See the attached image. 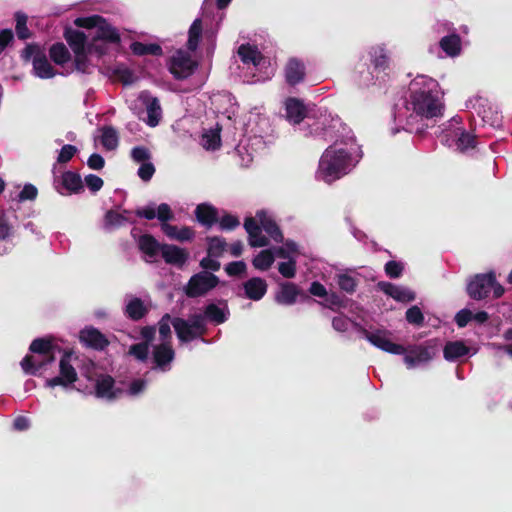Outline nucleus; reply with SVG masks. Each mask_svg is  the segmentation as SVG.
<instances>
[{
  "instance_id": "nucleus-1",
  "label": "nucleus",
  "mask_w": 512,
  "mask_h": 512,
  "mask_svg": "<svg viewBox=\"0 0 512 512\" xmlns=\"http://www.w3.org/2000/svg\"><path fill=\"white\" fill-rule=\"evenodd\" d=\"M439 84L430 78L422 77L415 80L410 87L408 109L413 113L407 120V125H412L414 119H433L443 116L444 103L441 100Z\"/></svg>"
},
{
  "instance_id": "nucleus-2",
  "label": "nucleus",
  "mask_w": 512,
  "mask_h": 512,
  "mask_svg": "<svg viewBox=\"0 0 512 512\" xmlns=\"http://www.w3.org/2000/svg\"><path fill=\"white\" fill-rule=\"evenodd\" d=\"M360 157L355 149H348L334 143L322 153L317 174L326 183H332L350 173Z\"/></svg>"
},
{
  "instance_id": "nucleus-3",
  "label": "nucleus",
  "mask_w": 512,
  "mask_h": 512,
  "mask_svg": "<svg viewBox=\"0 0 512 512\" xmlns=\"http://www.w3.org/2000/svg\"><path fill=\"white\" fill-rule=\"evenodd\" d=\"M220 283L219 277L208 271H200L190 277L184 287V293L188 298L205 296Z\"/></svg>"
},
{
  "instance_id": "nucleus-4",
  "label": "nucleus",
  "mask_w": 512,
  "mask_h": 512,
  "mask_svg": "<svg viewBox=\"0 0 512 512\" xmlns=\"http://www.w3.org/2000/svg\"><path fill=\"white\" fill-rule=\"evenodd\" d=\"M441 141L448 147H454L459 152H466L476 147V137L462 127L446 129Z\"/></svg>"
},
{
  "instance_id": "nucleus-5",
  "label": "nucleus",
  "mask_w": 512,
  "mask_h": 512,
  "mask_svg": "<svg viewBox=\"0 0 512 512\" xmlns=\"http://www.w3.org/2000/svg\"><path fill=\"white\" fill-rule=\"evenodd\" d=\"M495 282V273L490 271L488 273H479L474 275L467 283L466 292L473 300L486 299Z\"/></svg>"
},
{
  "instance_id": "nucleus-6",
  "label": "nucleus",
  "mask_w": 512,
  "mask_h": 512,
  "mask_svg": "<svg viewBox=\"0 0 512 512\" xmlns=\"http://www.w3.org/2000/svg\"><path fill=\"white\" fill-rule=\"evenodd\" d=\"M197 67L192 57L183 50H177L169 60V71L177 80L190 77Z\"/></svg>"
},
{
  "instance_id": "nucleus-7",
  "label": "nucleus",
  "mask_w": 512,
  "mask_h": 512,
  "mask_svg": "<svg viewBox=\"0 0 512 512\" xmlns=\"http://www.w3.org/2000/svg\"><path fill=\"white\" fill-rule=\"evenodd\" d=\"M361 330L367 341L387 353L402 355L406 352V348L404 346L394 343L388 338L389 332L386 330H376L375 332H370L365 328H362Z\"/></svg>"
},
{
  "instance_id": "nucleus-8",
  "label": "nucleus",
  "mask_w": 512,
  "mask_h": 512,
  "mask_svg": "<svg viewBox=\"0 0 512 512\" xmlns=\"http://www.w3.org/2000/svg\"><path fill=\"white\" fill-rule=\"evenodd\" d=\"M369 62L375 73L384 79L391 71L392 60L390 52L384 45H374L368 50Z\"/></svg>"
},
{
  "instance_id": "nucleus-9",
  "label": "nucleus",
  "mask_w": 512,
  "mask_h": 512,
  "mask_svg": "<svg viewBox=\"0 0 512 512\" xmlns=\"http://www.w3.org/2000/svg\"><path fill=\"white\" fill-rule=\"evenodd\" d=\"M54 186L61 195L80 194L84 191L80 174L70 170L63 172L60 177H55Z\"/></svg>"
},
{
  "instance_id": "nucleus-10",
  "label": "nucleus",
  "mask_w": 512,
  "mask_h": 512,
  "mask_svg": "<svg viewBox=\"0 0 512 512\" xmlns=\"http://www.w3.org/2000/svg\"><path fill=\"white\" fill-rule=\"evenodd\" d=\"M98 41H103L111 44H118L121 41V37L118 30L114 26H112L105 18L104 22L100 23L98 28L96 29L95 34L92 36L91 43L89 45L90 49H95L97 52L102 54L104 51L98 46Z\"/></svg>"
},
{
  "instance_id": "nucleus-11",
  "label": "nucleus",
  "mask_w": 512,
  "mask_h": 512,
  "mask_svg": "<svg viewBox=\"0 0 512 512\" xmlns=\"http://www.w3.org/2000/svg\"><path fill=\"white\" fill-rule=\"evenodd\" d=\"M175 358V351L170 342H162L154 345L152 350L153 369H159L166 372L170 369V364Z\"/></svg>"
},
{
  "instance_id": "nucleus-12",
  "label": "nucleus",
  "mask_w": 512,
  "mask_h": 512,
  "mask_svg": "<svg viewBox=\"0 0 512 512\" xmlns=\"http://www.w3.org/2000/svg\"><path fill=\"white\" fill-rule=\"evenodd\" d=\"M79 340L85 346L97 351L106 349L110 342L107 337L97 328L87 327L80 331Z\"/></svg>"
},
{
  "instance_id": "nucleus-13",
  "label": "nucleus",
  "mask_w": 512,
  "mask_h": 512,
  "mask_svg": "<svg viewBox=\"0 0 512 512\" xmlns=\"http://www.w3.org/2000/svg\"><path fill=\"white\" fill-rule=\"evenodd\" d=\"M285 80L288 85L296 86L304 81L306 76V67L302 60L292 57L284 68Z\"/></svg>"
},
{
  "instance_id": "nucleus-14",
  "label": "nucleus",
  "mask_w": 512,
  "mask_h": 512,
  "mask_svg": "<svg viewBox=\"0 0 512 512\" xmlns=\"http://www.w3.org/2000/svg\"><path fill=\"white\" fill-rule=\"evenodd\" d=\"M404 354V362L408 368H413L421 363H426L433 357L431 349L423 345H414L409 349H406Z\"/></svg>"
},
{
  "instance_id": "nucleus-15",
  "label": "nucleus",
  "mask_w": 512,
  "mask_h": 512,
  "mask_svg": "<svg viewBox=\"0 0 512 512\" xmlns=\"http://www.w3.org/2000/svg\"><path fill=\"white\" fill-rule=\"evenodd\" d=\"M115 380L110 375H101L100 378L97 379L95 384V394L98 398H106L108 400L117 399L122 390L119 388H115Z\"/></svg>"
},
{
  "instance_id": "nucleus-16",
  "label": "nucleus",
  "mask_w": 512,
  "mask_h": 512,
  "mask_svg": "<svg viewBox=\"0 0 512 512\" xmlns=\"http://www.w3.org/2000/svg\"><path fill=\"white\" fill-rule=\"evenodd\" d=\"M244 228L248 234L249 245L253 248L265 247L269 244L266 236L262 235L260 223L253 217H247L244 221Z\"/></svg>"
},
{
  "instance_id": "nucleus-17",
  "label": "nucleus",
  "mask_w": 512,
  "mask_h": 512,
  "mask_svg": "<svg viewBox=\"0 0 512 512\" xmlns=\"http://www.w3.org/2000/svg\"><path fill=\"white\" fill-rule=\"evenodd\" d=\"M196 220L206 229L212 228L218 222V209L210 203H200L194 210Z\"/></svg>"
},
{
  "instance_id": "nucleus-18",
  "label": "nucleus",
  "mask_w": 512,
  "mask_h": 512,
  "mask_svg": "<svg viewBox=\"0 0 512 512\" xmlns=\"http://www.w3.org/2000/svg\"><path fill=\"white\" fill-rule=\"evenodd\" d=\"M161 255L167 264L179 267L183 266L189 258L186 249L172 244H163Z\"/></svg>"
},
{
  "instance_id": "nucleus-19",
  "label": "nucleus",
  "mask_w": 512,
  "mask_h": 512,
  "mask_svg": "<svg viewBox=\"0 0 512 512\" xmlns=\"http://www.w3.org/2000/svg\"><path fill=\"white\" fill-rule=\"evenodd\" d=\"M378 287L386 295L392 297L398 302H411L415 299V293L409 289L402 288L390 282H379Z\"/></svg>"
},
{
  "instance_id": "nucleus-20",
  "label": "nucleus",
  "mask_w": 512,
  "mask_h": 512,
  "mask_svg": "<svg viewBox=\"0 0 512 512\" xmlns=\"http://www.w3.org/2000/svg\"><path fill=\"white\" fill-rule=\"evenodd\" d=\"M245 296L253 301L261 300L268 289L267 282L260 277H252L243 283Z\"/></svg>"
},
{
  "instance_id": "nucleus-21",
  "label": "nucleus",
  "mask_w": 512,
  "mask_h": 512,
  "mask_svg": "<svg viewBox=\"0 0 512 512\" xmlns=\"http://www.w3.org/2000/svg\"><path fill=\"white\" fill-rule=\"evenodd\" d=\"M256 218L260 223L262 229L277 243H281L284 240L283 233L276 223V221L267 215L264 210L256 212Z\"/></svg>"
},
{
  "instance_id": "nucleus-22",
  "label": "nucleus",
  "mask_w": 512,
  "mask_h": 512,
  "mask_svg": "<svg viewBox=\"0 0 512 512\" xmlns=\"http://www.w3.org/2000/svg\"><path fill=\"white\" fill-rule=\"evenodd\" d=\"M171 325L173 326L179 341L182 343H188L202 337L197 334L196 330L187 320L181 317H174L171 321Z\"/></svg>"
},
{
  "instance_id": "nucleus-23",
  "label": "nucleus",
  "mask_w": 512,
  "mask_h": 512,
  "mask_svg": "<svg viewBox=\"0 0 512 512\" xmlns=\"http://www.w3.org/2000/svg\"><path fill=\"white\" fill-rule=\"evenodd\" d=\"M286 116L290 123L300 124L306 117L307 109L298 98H288L285 102Z\"/></svg>"
},
{
  "instance_id": "nucleus-24",
  "label": "nucleus",
  "mask_w": 512,
  "mask_h": 512,
  "mask_svg": "<svg viewBox=\"0 0 512 512\" xmlns=\"http://www.w3.org/2000/svg\"><path fill=\"white\" fill-rule=\"evenodd\" d=\"M301 294V290L292 282L282 283L280 291L276 294L275 300L279 304L292 305L296 302L297 297Z\"/></svg>"
},
{
  "instance_id": "nucleus-25",
  "label": "nucleus",
  "mask_w": 512,
  "mask_h": 512,
  "mask_svg": "<svg viewBox=\"0 0 512 512\" xmlns=\"http://www.w3.org/2000/svg\"><path fill=\"white\" fill-rule=\"evenodd\" d=\"M380 78L381 76L375 73L374 70L371 71L365 63L358 64L353 75V80L359 87H369Z\"/></svg>"
},
{
  "instance_id": "nucleus-26",
  "label": "nucleus",
  "mask_w": 512,
  "mask_h": 512,
  "mask_svg": "<svg viewBox=\"0 0 512 512\" xmlns=\"http://www.w3.org/2000/svg\"><path fill=\"white\" fill-rule=\"evenodd\" d=\"M29 350L32 353L43 356L47 362H53L55 360L54 345L48 338H36L30 344Z\"/></svg>"
},
{
  "instance_id": "nucleus-27",
  "label": "nucleus",
  "mask_w": 512,
  "mask_h": 512,
  "mask_svg": "<svg viewBox=\"0 0 512 512\" xmlns=\"http://www.w3.org/2000/svg\"><path fill=\"white\" fill-rule=\"evenodd\" d=\"M33 70L35 75L41 79H49L55 76L56 71L49 63L45 53H38V56L33 59Z\"/></svg>"
},
{
  "instance_id": "nucleus-28",
  "label": "nucleus",
  "mask_w": 512,
  "mask_h": 512,
  "mask_svg": "<svg viewBox=\"0 0 512 512\" xmlns=\"http://www.w3.org/2000/svg\"><path fill=\"white\" fill-rule=\"evenodd\" d=\"M469 351L470 348L463 341H449L444 346L443 355L447 361H456L466 356Z\"/></svg>"
},
{
  "instance_id": "nucleus-29",
  "label": "nucleus",
  "mask_w": 512,
  "mask_h": 512,
  "mask_svg": "<svg viewBox=\"0 0 512 512\" xmlns=\"http://www.w3.org/2000/svg\"><path fill=\"white\" fill-rule=\"evenodd\" d=\"M162 246L151 234H143L138 239L140 251L150 258H155L159 252L162 253Z\"/></svg>"
},
{
  "instance_id": "nucleus-30",
  "label": "nucleus",
  "mask_w": 512,
  "mask_h": 512,
  "mask_svg": "<svg viewBox=\"0 0 512 512\" xmlns=\"http://www.w3.org/2000/svg\"><path fill=\"white\" fill-rule=\"evenodd\" d=\"M64 38L73 52L85 49L87 37L84 32L72 28H67L64 32Z\"/></svg>"
},
{
  "instance_id": "nucleus-31",
  "label": "nucleus",
  "mask_w": 512,
  "mask_h": 512,
  "mask_svg": "<svg viewBox=\"0 0 512 512\" xmlns=\"http://www.w3.org/2000/svg\"><path fill=\"white\" fill-rule=\"evenodd\" d=\"M439 46L448 56H458L461 52V38L455 33L444 36L441 38Z\"/></svg>"
},
{
  "instance_id": "nucleus-32",
  "label": "nucleus",
  "mask_w": 512,
  "mask_h": 512,
  "mask_svg": "<svg viewBox=\"0 0 512 512\" xmlns=\"http://www.w3.org/2000/svg\"><path fill=\"white\" fill-rule=\"evenodd\" d=\"M100 143L107 150H115L119 145V135L113 126L105 125L101 129Z\"/></svg>"
},
{
  "instance_id": "nucleus-33",
  "label": "nucleus",
  "mask_w": 512,
  "mask_h": 512,
  "mask_svg": "<svg viewBox=\"0 0 512 512\" xmlns=\"http://www.w3.org/2000/svg\"><path fill=\"white\" fill-rule=\"evenodd\" d=\"M202 32V20L200 18H197L192 22L188 30V40L186 46L189 51L194 52L197 50L202 38Z\"/></svg>"
},
{
  "instance_id": "nucleus-34",
  "label": "nucleus",
  "mask_w": 512,
  "mask_h": 512,
  "mask_svg": "<svg viewBox=\"0 0 512 512\" xmlns=\"http://www.w3.org/2000/svg\"><path fill=\"white\" fill-rule=\"evenodd\" d=\"M130 49L132 53L137 56H161L163 54L162 47L157 43H142L135 41L131 43Z\"/></svg>"
},
{
  "instance_id": "nucleus-35",
  "label": "nucleus",
  "mask_w": 512,
  "mask_h": 512,
  "mask_svg": "<svg viewBox=\"0 0 512 512\" xmlns=\"http://www.w3.org/2000/svg\"><path fill=\"white\" fill-rule=\"evenodd\" d=\"M147 313V307L144 305L143 301L137 297L129 301L125 307L126 316L133 321L141 320Z\"/></svg>"
},
{
  "instance_id": "nucleus-36",
  "label": "nucleus",
  "mask_w": 512,
  "mask_h": 512,
  "mask_svg": "<svg viewBox=\"0 0 512 512\" xmlns=\"http://www.w3.org/2000/svg\"><path fill=\"white\" fill-rule=\"evenodd\" d=\"M238 55L244 64L252 63L254 66L260 64L262 55L255 46L242 44L238 48Z\"/></svg>"
},
{
  "instance_id": "nucleus-37",
  "label": "nucleus",
  "mask_w": 512,
  "mask_h": 512,
  "mask_svg": "<svg viewBox=\"0 0 512 512\" xmlns=\"http://www.w3.org/2000/svg\"><path fill=\"white\" fill-rule=\"evenodd\" d=\"M206 243L208 256L214 258H220L228 247L225 238L221 236H208L206 237Z\"/></svg>"
},
{
  "instance_id": "nucleus-38",
  "label": "nucleus",
  "mask_w": 512,
  "mask_h": 512,
  "mask_svg": "<svg viewBox=\"0 0 512 512\" xmlns=\"http://www.w3.org/2000/svg\"><path fill=\"white\" fill-rule=\"evenodd\" d=\"M127 222H129V219L124 214L110 209L104 215L103 227L106 231H111L124 226Z\"/></svg>"
},
{
  "instance_id": "nucleus-39",
  "label": "nucleus",
  "mask_w": 512,
  "mask_h": 512,
  "mask_svg": "<svg viewBox=\"0 0 512 512\" xmlns=\"http://www.w3.org/2000/svg\"><path fill=\"white\" fill-rule=\"evenodd\" d=\"M59 374L68 382L73 384L77 381L78 375L75 368L70 363V354L65 352L60 359Z\"/></svg>"
},
{
  "instance_id": "nucleus-40",
  "label": "nucleus",
  "mask_w": 512,
  "mask_h": 512,
  "mask_svg": "<svg viewBox=\"0 0 512 512\" xmlns=\"http://www.w3.org/2000/svg\"><path fill=\"white\" fill-rule=\"evenodd\" d=\"M51 362H47L46 359L38 360L32 355H26L21 361V367L26 374L37 375V373L49 365Z\"/></svg>"
},
{
  "instance_id": "nucleus-41",
  "label": "nucleus",
  "mask_w": 512,
  "mask_h": 512,
  "mask_svg": "<svg viewBox=\"0 0 512 512\" xmlns=\"http://www.w3.org/2000/svg\"><path fill=\"white\" fill-rule=\"evenodd\" d=\"M51 60L57 65H64L70 58V52L62 42L54 43L49 49Z\"/></svg>"
},
{
  "instance_id": "nucleus-42",
  "label": "nucleus",
  "mask_w": 512,
  "mask_h": 512,
  "mask_svg": "<svg viewBox=\"0 0 512 512\" xmlns=\"http://www.w3.org/2000/svg\"><path fill=\"white\" fill-rule=\"evenodd\" d=\"M146 111L148 116L147 124L150 127L157 126L162 116V109L156 97H152L147 101Z\"/></svg>"
},
{
  "instance_id": "nucleus-43",
  "label": "nucleus",
  "mask_w": 512,
  "mask_h": 512,
  "mask_svg": "<svg viewBox=\"0 0 512 512\" xmlns=\"http://www.w3.org/2000/svg\"><path fill=\"white\" fill-rule=\"evenodd\" d=\"M274 260L275 257L272 251L265 249L254 257L252 264L256 269L260 271H266L272 266Z\"/></svg>"
},
{
  "instance_id": "nucleus-44",
  "label": "nucleus",
  "mask_w": 512,
  "mask_h": 512,
  "mask_svg": "<svg viewBox=\"0 0 512 512\" xmlns=\"http://www.w3.org/2000/svg\"><path fill=\"white\" fill-rule=\"evenodd\" d=\"M204 315L207 320L215 324H222L226 322L227 316L223 309L219 308L216 304L210 303L204 309Z\"/></svg>"
},
{
  "instance_id": "nucleus-45",
  "label": "nucleus",
  "mask_w": 512,
  "mask_h": 512,
  "mask_svg": "<svg viewBox=\"0 0 512 512\" xmlns=\"http://www.w3.org/2000/svg\"><path fill=\"white\" fill-rule=\"evenodd\" d=\"M27 15L21 11L15 13L16 34L19 39L26 40L31 37V32L27 27Z\"/></svg>"
},
{
  "instance_id": "nucleus-46",
  "label": "nucleus",
  "mask_w": 512,
  "mask_h": 512,
  "mask_svg": "<svg viewBox=\"0 0 512 512\" xmlns=\"http://www.w3.org/2000/svg\"><path fill=\"white\" fill-rule=\"evenodd\" d=\"M149 348L147 342H139L129 347L128 354L140 362H146L149 356Z\"/></svg>"
},
{
  "instance_id": "nucleus-47",
  "label": "nucleus",
  "mask_w": 512,
  "mask_h": 512,
  "mask_svg": "<svg viewBox=\"0 0 512 512\" xmlns=\"http://www.w3.org/2000/svg\"><path fill=\"white\" fill-rule=\"evenodd\" d=\"M217 223L219 224V228L222 231H233L240 226L239 218L228 212H224L221 217L218 216Z\"/></svg>"
},
{
  "instance_id": "nucleus-48",
  "label": "nucleus",
  "mask_w": 512,
  "mask_h": 512,
  "mask_svg": "<svg viewBox=\"0 0 512 512\" xmlns=\"http://www.w3.org/2000/svg\"><path fill=\"white\" fill-rule=\"evenodd\" d=\"M104 22L101 15H91L88 17H78L74 20V24L80 28L97 29L100 23Z\"/></svg>"
},
{
  "instance_id": "nucleus-49",
  "label": "nucleus",
  "mask_w": 512,
  "mask_h": 512,
  "mask_svg": "<svg viewBox=\"0 0 512 512\" xmlns=\"http://www.w3.org/2000/svg\"><path fill=\"white\" fill-rule=\"evenodd\" d=\"M172 319L173 318L170 316V314L166 313L161 317V319L158 322V331L162 342H169L168 340L171 339L170 324Z\"/></svg>"
},
{
  "instance_id": "nucleus-50",
  "label": "nucleus",
  "mask_w": 512,
  "mask_h": 512,
  "mask_svg": "<svg viewBox=\"0 0 512 512\" xmlns=\"http://www.w3.org/2000/svg\"><path fill=\"white\" fill-rule=\"evenodd\" d=\"M204 147L208 150H217L221 146L220 129L210 130L203 135Z\"/></svg>"
},
{
  "instance_id": "nucleus-51",
  "label": "nucleus",
  "mask_w": 512,
  "mask_h": 512,
  "mask_svg": "<svg viewBox=\"0 0 512 512\" xmlns=\"http://www.w3.org/2000/svg\"><path fill=\"white\" fill-rule=\"evenodd\" d=\"M337 278V284L341 290L350 294L355 292L358 285L356 278L346 273L338 275Z\"/></svg>"
},
{
  "instance_id": "nucleus-52",
  "label": "nucleus",
  "mask_w": 512,
  "mask_h": 512,
  "mask_svg": "<svg viewBox=\"0 0 512 512\" xmlns=\"http://www.w3.org/2000/svg\"><path fill=\"white\" fill-rule=\"evenodd\" d=\"M408 323L416 326H422L424 323V315L421 309L414 305L407 309L405 314Z\"/></svg>"
},
{
  "instance_id": "nucleus-53",
  "label": "nucleus",
  "mask_w": 512,
  "mask_h": 512,
  "mask_svg": "<svg viewBox=\"0 0 512 512\" xmlns=\"http://www.w3.org/2000/svg\"><path fill=\"white\" fill-rule=\"evenodd\" d=\"M384 270L389 278L397 279L401 277L404 270V265L401 262L390 260L385 264Z\"/></svg>"
},
{
  "instance_id": "nucleus-54",
  "label": "nucleus",
  "mask_w": 512,
  "mask_h": 512,
  "mask_svg": "<svg viewBox=\"0 0 512 512\" xmlns=\"http://www.w3.org/2000/svg\"><path fill=\"white\" fill-rule=\"evenodd\" d=\"M205 315L202 314H193L190 316L189 320H187L190 325L196 330L198 335L202 337L206 334L207 328L205 325Z\"/></svg>"
},
{
  "instance_id": "nucleus-55",
  "label": "nucleus",
  "mask_w": 512,
  "mask_h": 512,
  "mask_svg": "<svg viewBox=\"0 0 512 512\" xmlns=\"http://www.w3.org/2000/svg\"><path fill=\"white\" fill-rule=\"evenodd\" d=\"M225 272L231 276H241L247 270V265L244 261H233L225 265Z\"/></svg>"
},
{
  "instance_id": "nucleus-56",
  "label": "nucleus",
  "mask_w": 512,
  "mask_h": 512,
  "mask_svg": "<svg viewBox=\"0 0 512 512\" xmlns=\"http://www.w3.org/2000/svg\"><path fill=\"white\" fill-rule=\"evenodd\" d=\"M77 151H78V149L74 145H71V144L64 145L58 154L57 162L60 164L69 162L74 157V155L77 153Z\"/></svg>"
},
{
  "instance_id": "nucleus-57",
  "label": "nucleus",
  "mask_w": 512,
  "mask_h": 512,
  "mask_svg": "<svg viewBox=\"0 0 512 512\" xmlns=\"http://www.w3.org/2000/svg\"><path fill=\"white\" fill-rule=\"evenodd\" d=\"M278 271L285 278H293L296 274V261L289 259L287 262L279 263Z\"/></svg>"
},
{
  "instance_id": "nucleus-58",
  "label": "nucleus",
  "mask_w": 512,
  "mask_h": 512,
  "mask_svg": "<svg viewBox=\"0 0 512 512\" xmlns=\"http://www.w3.org/2000/svg\"><path fill=\"white\" fill-rule=\"evenodd\" d=\"M74 54H75L74 64H75L76 70L83 72V73L87 72V69L89 67V60H88L87 54L85 52V49L81 50V51H76V52H74Z\"/></svg>"
},
{
  "instance_id": "nucleus-59",
  "label": "nucleus",
  "mask_w": 512,
  "mask_h": 512,
  "mask_svg": "<svg viewBox=\"0 0 512 512\" xmlns=\"http://www.w3.org/2000/svg\"><path fill=\"white\" fill-rule=\"evenodd\" d=\"M131 157L135 162H147L151 158L150 151L144 146H136L131 150Z\"/></svg>"
},
{
  "instance_id": "nucleus-60",
  "label": "nucleus",
  "mask_w": 512,
  "mask_h": 512,
  "mask_svg": "<svg viewBox=\"0 0 512 512\" xmlns=\"http://www.w3.org/2000/svg\"><path fill=\"white\" fill-rule=\"evenodd\" d=\"M84 181L89 190L93 193L101 190L104 185L103 179L95 174L86 175Z\"/></svg>"
},
{
  "instance_id": "nucleus-61",
  "label": "nucleus",
  "mask_w": 512,
  "mask_h": 512,
  "mask_svg": "<svg viewBox=\"0 0 512 512\" xmlns=\"http://www.w3.org/2000/svg\"><path fill=\"white\" fill-rule=\"evenodd\" d=\"M156 216L162 223H167L174 218V214L167 203H161L157 207Z\"/></svg>"
},
{
  "instance_id": "nucleus-62",
  "label": "nucleus",
  "mask_w": 512,
  "mask_h": 512,
  "mask_svg": "<svg viewBox=\"0 0 512 512\" xmlns=\"http://www.w3.org/2000/svg\"><path fill=\"white\" fill-rule=\"evenodd\" d=\"M38 53H42V50L37 44H27L21 52V58L23 61L28 62L31 59H35Z\"/></svg>"
},
{
  "instance_id": "nucleus-63",
  "label": "nucleus",
  "mask_w": 512,
  "mask_h": 512,
  "mask_svg": "<svg viewBox=\"0 0 512 512\" xmlns=\"http://www.w3.org/2000/svg\"><path fill=\"white\" fill-rule=\"evenodd\" d=\"M155 173V167L151 162L142 163L138 169V176L141 180L148 182Z\"/></svg>"
},
{
  "instance_id": "nucleus-64",
  "label": "nucleus",
  "mask_w": 512,
  "mask_h": 512,
  "mask_svg": "<svg viewBox=\"0 0 512 512\" xmlns=\"http://www.w3.org/2000/svg\"><path fill=\"white\" fill-rule=\"evenodd\" d=\"M200 267L204 269L203 271L216 272L220 269L221 263L217 260V258L207 255V257H204L200 260Z\"/></svg>"
}]
</instances>
